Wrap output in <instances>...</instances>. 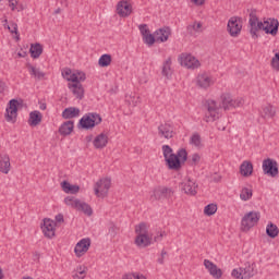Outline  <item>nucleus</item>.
I'll return each mask as SVG.
<instances>
[{
	"mask_svg": "<svg viewBox=\"0 0 279 279\" xmlns=\"http://www.w3.org/2000/svg\"><path fill=\"white\" fill-rule=\"evenodd\" d=\"M250 34L252 38H258L257 32L263 29L265 34H270V36L278 35L279 22L277 19H269L267 21L260 22L258 21V16H256V11H251L250 13Z\"/></svg>",
	"mask_w": 279,
	"mask_h": 279,
	"instance_id": "obj_1",
	"label": "nucleus"
},
{
	"mask_svg": "<svg viewBox=\"0 0 279 279\" xmlns=\"http://www.w3.org/2000/svg\"><path fill=\"white\" fill-rule=\"evenodd\" d=\"M165 162L170 171H180L186 160H189V153L186 149L181 148L177 154H173V148L169 145L161 147Z\"/></svg>",
	"mask_w": 279,
	"mask_h": 279,
	"instance_id": "obj_2",
	"label": "nucleus"
},
{
	"mask_svg": "<svg viewBox=\"0 0 279 279\" xmlns=\"http://www.w3.org/2000/svg\"><path fill=\"white\" fill-rule=\"evenodd\" d=\"M205 117L204 121L206 123H214V121H217L219 119V110H221V105H217V101L209 99L205 102Z\"/></svg>",
	"mask_w": 279,
	"mask_h": 279,
	"instance_id": "obj_3",
	"label": "nucleus"
},
{
	"mask_svg": "<svg viewBox=\"0 0 279 279\" xmlns=\"http://www.w3.org/2000/svg\"><path fill=\"white\" fill-rule=\"evenodd\" d=\"M260 221V213L259 211H250L245 214L241 220V231L250 232L256 223Z\"/></svg>",
	"mask_w": 279,
	"mask_h": 279,
	"instance_id": "obj_4",
	"label": "nucleus"
},
{
	"mask_svg": "<svg viewBox=\"0 0 279 279\" xmlns=\"http://www.w3.org/2000/svg\"><path fill=\"white\" fill-rule=\"evenodd\" d=\"M99 123H101V116L92 112L83 116L78 122V125L82 128V130H93V128H95V125H99Z\"/></svg>",
	"mask_w": 279,
	"mask_h": 279,
	"instance_id": "obj_5",
	"label": "nucleus"
},
{
	"mask_svg": "<svg viewBox=\"0 0 279 279\" xmlns=\"http://www.w3.org/2000/svg\"><path fill=\"white\" fill-rule=\"evenodd\" d=\"M110 186H112V180L109 178L100 179L94 186V193L97 197L104 199L105 197H108Z\"/></svg>",
	"mask_w": 279,
	"mask_h": 279,
	"instance_id": "obj_6",
	"label": "nucleus"
},
{
	"mask_svg": "<svg viewBox=\"0 0 279 279\" xmlns=\"http://www.w3.org/2000/svg\"><path fill=\"white\" fill-rule=\"evenodd\" d=\"M175 195V191L172 187L159 186L153 191L150 199L160 202L162 199H171Z\"/></svg>",
	"mask_w": 279,
	"mask_h": 279,
	"instance_id": "obj_7",
	"label": "nucleus"
},
{
	"mask_svg": "<svg viewBox=\"0 0 279 279\" xmlns=\"http://www.w3.org/2000/svg\"><path fill=\"white\" fill-rule=\"evenodd\" d=\"M220 99L223 110H232V108H241L243 106V98L233 99L230 94H222Z\"/></svg>",
	"mask_w": 279,
	"mask_h": 279,
	"instance_id": "obj_8",
	"label": "nucleus"
},
{
	"mask_svg": "<svg viewBox=\"0 0 279 279\" xmlns=\"http://www.w3.org/2000/svg\"><path fill=\"white\" fill-rule=\"evenodd\" d=\"M263 171L265 175H269V178L278 177V161L271 158L264 159L263 161Z\"/></svg>",
	"mask_w": 279,
	"mask_h": 279,
	"instance_id": "obj_9",
	"label": "nucleus"
},
{
	"mask_svg": "<svg viewBox=\"0 0 279 279\" xmlns=\"http://www.w3.org/2000/svg\"><path fill=\"white\" fill-rule=\"evenodd\" d=\"M20 105L21 104L16 99H11L9 101L7 107L5 121L9 123H15Z\"/></svg>",
	"mask_w": 279,
	"mask_h": 279,
	"instance_id": "obj_10",
	"label": "nucleus"
},
{
	"mask_svg": "<svg viewBox=\"0 0 279 279\" xmlns=\"http://www.w3.org/2000/svg\"><path fill=\"white\" fill-rule=\"evenodd\" d=\"M180 64L181 66H185L186 69L192 70L199 69L201 66L199 60L189 53H182L180 56Z\"/></svg>",
	"mask_w": 279,
	"mask_h": 279,
	"instance_id": "obj_11",
	"label": "nucleus"
},
{
	"mask_svg": "<svg viewBox=\"0 0 279 279\" xmlns=\"http://www.w3.org/2000/svg\"><path fill=\"white\" fill-rule=\"evenodd\" d=\"M227 29L230 36H232V38H236V36L241 34V29H243V24H241V19L234 17V16L231 17L228 21Z\"/></svg>",
	"mask_w": 279,
	"mask_h": 279,
	"instance_id": "obj_12",
	"label": "nucleus"
},
{
	"mask_svg": "<svg viewBox=\"0 0 279 279\" xmlns=\"http://www.w3.org/2000/svg\"><path fill=\"white\" fill-rule=\"evenodd\" d=\"M56 226H57L56 221H53L49 218L44 219L41 230H43L44 236H46V239H53L56 236Z\"/></svg>",
	"mask_w": 279,
	"mask_h": 279,
	"instance_id": "obj_13",
	"label": "nucleus"
},
{
	"mask_svg": "<svg viewBox=\"0 0 279 279\" xmlns=\"http://www.w3.org/2000/svg\"><path fill=\"white\" fill-rule=\"evenodd\" d=\"M88 250H90V238H84L76 243L74 254L77 258H82Z\"/></svg>",
	"mask_w": 279,
	"mask_h": 279,
	"instance_id": "obj_14",
	"label": "nucleus"
},
{
	"mask_svg": "<svg viewBox=\"0 0 279 279\" xmlns=\"http://www.w3.org/2000/svg\"><path fill=\"white\" fill-rule=\"evenodd\" d=\"M197 183L194 180L185 179L183 182H181L180 187L181 191L185 193V195H197Z\"/></svg>",
	"mask_w": 279,
	"mask_h": 279,
	"instance_id": "obj_15",
	"label": "nucleus"
},
{
	"mask_svg": "<svg viewBox=\"0 0 279 279\" xmlns=\"http://www.w3.org/2000/svg\"><path fill=\"white\" fill-rule=\"evenodd\" d=\"M204 267L209 271L213 278L220 279L223 276V271L217 267V264L210 262L209 259H204Z\"/></svg>",
	"mask_w": 279,
	"mask_h": 279,
	"instance_id": "obj_16",
	"label": "nucleus"
},
{
	"mask_svg": "<svg viewBox=\"0 0 279 279\" xmlns=\"http://www.w3.org/2000/svg\"><path fill=\"white\" fill-rule=\"evenodd\" d=\"M158 134L161 138H173L175 132H173V125L163 123L158 126Z\"/></svg>",
	"mask_w": 279,
	"mask_h": 279,
	"instance_id": "obj_17",
	"label": "nucleus"
},
{
	"mask_svg": "<svg viewBox=\"0 0 279 279\" xmlns=\"http://www.w3.org/2000/svg\"><path fill=\"white\" fill-rule=\"evenodd\" d=\"M68 88L71 90L75 99H84V86L82 83H69Z\"/></svg>",
	"mask_w": 279,
	"mask_h": 279,
	"instance_id": "obj_18",
	"label": "nucleus"
},
{
	"mask_svg": "<svg viewBox=\"0 0 279 279\" xmlns=\"http://www.w3.org/2000/svg\"><path fill=\"white\" fill-rule=\"evenodd\" d=\"M169 36H171L170 27L159 28L155 32V38L157 43H167L169 40Z\"/></svg>",
	"mask_w": 279,
	"mask_h": 279,
	"instance_id": "obj_19",
	"label": "nucleus"
},
{
	"mask_svg": "<svg viewBox=\"0 0 279 279\" xmlns=\"http://www.w3.org/2000/svg\"><path fill=\"white\" fill-rule=\"evenodd\" d=\"M117 12L119 16H130L132 14V4L128 1H120L117 5Z\"/></svg>",
	"mask_w": 279,
	"mask_h": 279,
	"instance_id": "obj_20",
	"label": "nucleus"
},
{
	"mask_svg": "<svg viewBox=\"0 0 279 279\" xmlns=\"http://www.w3.org/2000/svg\"><path fill=\"white\" fill-rule=\"evenodd\" d=\"M262 119H274L276 117V107L272 105H264L259 111Z\"/></svg>",
	"mask_w": 279,
	"mask_h": 279,
	"instance_id": "obj_21",
	"label": "nucleus"
},
{
	"mask_svg": "<svg viewBox=\"0 0 279 279\" xmlns=\"http://www.w3.org/2000/svg\"><path fill=\"white\" fill-rule=\"evenodd\" d=\"M196 84L199 88H210L213 86V78L208 74L202 73L198 74Z\"/></svg>",
	"mask_w": 279,
	"mask_h": 279,
	"instance_id": "obj_22",
	"label": "nucleus"
},
{
	"mask_svg": "<svg viewBox=\"0 0 279 279\" xmlns=\"http://www.w3.org/2000/svg\"><path fill=\"white\" fill-rule=\"evenodd\" d=\"M74 128H75V122H73V120L65 121L60 125L59 134H61V136H70Z\"/></svg>",
	"mask_w": 279,
	"mask_h": 279,
	"instance_id": "obj_23",
	"label": "nucleus"
},
{
	"mask_svg": "<svg viewBox=\"0 0 279 279\" xmlns=\"http://www.w3.org/2000/svg\"><path fill=\"white\" fill-rule=\"evenodd\" d=\"M240 173L244 178H250V175L254 173V165H252V161H243L240 166Z\"/></svg>",
	"mask_w": 279,
	"mask_h": 279,
	"instance_id": "obj_24",
	"label": "nucleus"
},
{
	"mask_svg": "<svg viewBox=\"0 0 279 279\" xmlns=\"http://www.w3.org/2000/svg\"><path fill=\"white\" fill-rule=\"evenodd\" d=\"M41 122L43 113H40V111L35 110L29 113L28 125L36 128V125H40Z\"/></svg>",
	"mask_w": 279,
	"mask_h": 279,
	"instance_id": "obj_25",
	"label": "nucleus"
},
{
	"mask_svg": "<svg viewBox=\"0 0 279 279\" xmlns=\"http://www.w3.org/2000/svg\"><path fill=\"white\" fill-rule=\"evenodd\" d=\"M244 279L254 278L256 270H254V264L245 263L244 267H240Z\"/></svg>",
	"mask_w": 279,
	"mask_h": 279,
	"instance_id": "obj_26",
	"label": "nucleus"
},
{
	"mask_svg": "<svg viewBox=\"0 0 279 279\" xmlns=\"http://www.w3.org/2000/svg\"><path fill=\"white\" fill-rule=\"evenodd\" d=\"M80 117V108L77 107H69L62 111L63 119H77Z\"/></svg>",
	"mask_w": 279,
	"mask_h": 279,
	"instance_id": "obj_27",
	"label": "nucleus"
},
{
	"mask_svg": "<svg viewBox=\"0 0 279 279\" xmlns=\"http://www.w3.org/2000/svg\"><path fill=\"white\" fill-rule=\"evenodd\" d=\"M161 75L167 77V80H171V76L173 75V69H171V57L162 63Z\"/></svg>",
	"mask_w": 279,
	"mask_h": 279,
	"instance_id": "obj_28",
	"label": "nucleus"
},
{
	"mask_svg": "<svg viewBox=\"0 0 279 279\" xmlns=\"http://www.w3.org/2000/svg\"><path fill=\"white\" fill-rule=\"evenodd\" d=\"M93 143L96 149H104L108 145V135L101 133L95 137Z\"/></svg>",
	"mask_w": 279,
	"mask_h": 279,
	"instance_id": "obj_29",
	"label": "nucleus"
},
{
	"mask_svg": "<svg viewBox=\"0 0 279 279\" xmlns=\"http://www.w3.org/2000/svg\"><path fill=\"white\" fill-rule=\"evenodd\" d=\"M151 244V238L148 234L145 235H136L135 238V245L137 247H149Z\"/></svg>",
	"mask_w": 279,
	"mask_h": 279,
	"instance_id": "obj_30",
	"label": "nucleus"
},
{
	"mask_svg": "<svg viewBox=\"0 0 279 279\" xmlns=\"http://www.w3.org/2000/svg\"><path fill=\"white\" fill-rule=\"evenodd\" d=\"M26 68L29 72V75H32V77H35V80L40 81L45 77V72L40 71V69L32 65L31 63H27Z\"/></svg>",
	"mask_w": 279,
	"mask_h": 279,
	"instance_id": "obj_31",
	"label": "nucleus"
},
{
	"mask_svg": "<svg viewBox=\"0 0 279 279\" xmlns=\"http://www.w3.org/2000/svg\"><path fill=\"white\" fill-rule=\"evenodd\" d=\"M61 187L64 193H71L72 195L80 193V185H71L68 181H63Z\"/></svg>",
	"mask_w": 279,
	"mask_h": 279,
	"instance_id": "obj_32",
	"label": "nucleus"
},
{
	"mask_svg": "<svg viewBox=\"0 0 279 279\" xmlns=\"http://www.w3.org/2000/svg\"><path fill=\"white\" fill-rule=\"evenodd\" d=\"M31 58L35 60L43 56V45L40 44H32L29 49Z\"/></svg>",
	"mask_w": 279,
	"mask_h": 279,
	"instance_id": "obj_33",
	"label": "nucleus"
},
{
	"mask_svg": "<svg viewBox=\"0 0 279 279\" xmlns=\"http://www.w3.org/2000/svg\"><path fill=\"white\" fill-rule=\"evenodd\" d=\"M87 271H88V267L77 266L76 269L72 272V278L73 279H84V278H86Z\"/></svg>",
	"mask_w": 279,
	"mask_h": 279,
	"instance_id": "obj_34",
	"label": "nucleus"
},
{
	"mask_svg": "<svg viewBox=\"0 0 279 279\" xmlns=\"http://www.w3.org/2000/svg\"><path fill=\"white\" fill-rule=\"evenodd\" d=\"M76 210H78L80 213H84V215H87V217L93 216V208L90 207V205H88V203H84L80 201L78 207H76Z\"/></svg>",
	"mask_w": 279,
	"mask_h": 279,
	"instance_id": "obj_35",
	"label": "nucleus"
},
{
	"mask_svg": "<svg viewBox=\"0 0 279 279\" xmlns=\"http://www.w3.org/2000/svg\"><path fill=\"white\" fill-rule=\"evenodd\" d=\"M266 234L270 239H276V236H278L279 234L278 226H276L272 222H269L266 227Z\"/></svg>",
	"mask_w": 279,
	"mask_h": 279,
	"instance_id": "obj_36",
	"label": "nucleus"
},
{
	"mask_svg": "<svg viewBox=\"0 0 279 279\" xmlns=\"http://www.w3.org/2000/svg\"><path fill=\"white\" fill-rule=\"evenodd\" d=\"M62 77H64V80H66V82H77V73H73V71H71V69L65 68L62 71Z\"/></svg>",
	"mask_w": 279,
	"mask_h": 279,
	"instance_id": "obj_37",
	"label": "nucleus"
},
{
	"mask_svg": "<svg viewBox=\"0 0 279 279\" xmlns=\"http://www.w3.org/2000/svg\"><path fill=\"white\" fill-rule=\"evenodd\" d=\"M0 171L1 173H10V157L4 155L0 160Z\"/></svg>",
	"mask_w": 279,
	"mask_h": 279,
	"instance_id": "obj_38",
	"label": "nucleus"
},
{
	"mask_svg": "<svg viewBox=\"0 0 279 279\" xmlns=\"http://www.w3.org/2000/svg\"><path fill=\"white\" fill-rule=\"evenodd\" d=\"M111 63H112V56L108 53L102 54L98 60L99 66H102V68L110 66Z\"/></svg>",
	"mask_w": 279,
	"mask_h": 279,
	"instance_id": "obj_39",
	"label": "nucleus"
},
{
	"mask_svg": "<svg viewBox=\"0 0 279 279\" xmlns=\"http://www.w3.org/2000/svg\"><path fill=\"white\" fill-rule=\"evenodd\" d=\"M190 145H193L197 149H202V136L198 133H194L190 138Z\"/></svg>",
	"mask_w": 279,
	"mask_h": 279,
	"instance_id": "obj_40",
	"label": "nucleus"
},
{
	"mask_svg": "<svg viewBox=\"0 0 279 279\" xmlns=\"http://www.w3.org/2000/svg\"><path fill=\"white\" fill-rule=\"evenodd\" d=\"M80 202L81 201L78 198H75L73 196H68L64 198V204H66V206H71V208H75V210H77Z\"/></svg>",
	"mask_w": 279,
	"mask_h": 279,
	"instance_id": "obj_41",
	"label": "nucleus"
},
{
	"mask_svg": "<svg viewBox=\"0 0 279 279\" xmlns=\"http://www.w3.org/2000/svg\"><path fill=\"white\" fill-rule=\"evenodd\" d=\"M252 189L243 187L240 193V198L242 199V202H248V199H252Z\"/></svg>",
	"mask_w": 279,
	"mask_h": 279,
	"instance_id": "obj_42",
	"label": "nucleus"
},
{
	"mask_svg": "<svg viewBox=\"0 0 279 279\" xmlns=\"http://www.w3.org/2000/svg\"><path fill=\"white\" fill-rule=\"evenodd\" d=\"M2 25L4 29L10 31L11 34H16V36H19V25L16 23H11V27H10V25H8V19H5L4 21H2Z\"/></svg>",
	"mask_w": 279,
	"mask_h": 279,
	"instance_id": "obj_43",
	"label": "nucleus"
},
{
	"mask_svg": "<svg viewBox=\"0 0 279 279\" xmlns=\"http://www.w3.org/2000/svg\"><path fill=\"white\" fill-rule=\"evenodd\" d=\"M215 213H217V204H208L207 206H205L204 215H206L207 217H213Z\"/></svg>",
	"mask_w": 279,
	"mask_h": 279,
	"instance_id": "obj_44",
	"label": "nucleus"
},
{
	"mask_svg": "<svg viewBox=\"0 0 279 279\" xmlns=\"http://www.w3.org/2000/svg\"><path fill=\"white\" fill-rule=\"evenodd\" d=\"M135 233L137 234V236L147 234V223L141 222L138 226H136Z\"/></svg>",
	"mask_w": 279,
	"mask_h": 279,
	"instance_id": "obj_45",
	"label": "nucleus"
},
{
	"mask_svg": "<svg viewBox=\"0 0 279 279\" xmlns=\"http://www.w3.org/2000/svg\"><path fill=\"white\" fill-rule=\"evenodd\" d=\"M143 40L146 45H148V47H151V45H154V43H156V35H151V33H149L148 35H145L143 37Z\"/></svg>",
	"mask_w": 279,
	"mask_h": 279,
	"instance_id": "obj_46",
	"label": "nucleus"
},
{
	"mask_svg": "<svg viewBox=\"0 0 279 279\" xmlns=\"http://www.w3.org/2000/svg\"><path fill=\"white\" fill-rule=\"evenodd\" d=\"M270 64L275 71H279V52H276L270 61Z\"/></svg>",
	"mask_w": 279,
	"mask_h": 279,
	"instance_id": "obj_47",
	"label": "nucleus"
},
{
	"mask_svg": "<svg viewBox=\"0 0 279 279\" xmlns=\"http://www.w3.org/2000/svg\"><path fill=\"white\" fill-rule=\"evenodd\" d=\"M232 278L235 279H245V277H243V271L241 270V268H235L232 270L231 272Z\"/></svg>",
	"mask_w": 279,
	"mask_h": 279,
	"instance_id": "obj_48",
	"label": "nucleus"
},
{
	"mask_svg": "<svg viewBox=\"0 0 279 279\" xmlns=\"http://www.w3.org/2000/svg\"><path fill=\"white\" fill-rule=\"evenodd\" d=\"M76 73V81L74 83L82 84V82H86V74L84 72H74Z\"/></svg>",
	"mask_w": 279,
	"mask_h": 279,
	"instance_id": "obj_49",
	"label": "nucleus"
},
{
	"mask_svg": "<svg viewBox=\"0 0 279 279\" xmlns=\"http://www.w3.org/2000/svg\"><path fill=\"white\" fill-rule=\"evenodd\" d=\"M199 29H202V23H194L193 25L187 26V32H190V34H193V32H199Z\"/></svg>",
	"mask_w": 279,
	"mask_h": 279,
	"instance_id": "obj_50",
	"label": "nucleus"
},
{
	"mask_svg": "<svg viewBox=\"0 0 279 279\" xmlns=\"http://www.w3.org/2000/svg\"><path fill=\"white\" fill-rule=\"evenodd\" d=\"M199 160H202V157L199 156V154H193L191 157V166L195 167L199 165Z\"/></svg>",
	"mask_w": 279,
	"mask_h": 279,
	"instance_id": "obj_51",
	"label": "nucleus"
},
{
	"mask_svg": "<svg viewBox=\"0 0 279 279\" xmlns=\"http://www.w3.org/2000/svg\"><path fill=\"white\" fill-rule=\"evenodd\" d=\"M126 101H128L129 106L135 107L138 104V97H136V96H126Z\"/></svg>",
	"mask_w": 279,
	"mask_h": 279,
	"instance_id": "obj_52",
	"label": "nucleus"
},
{
	"mask_svg": "<svg viewBox=\"0 0 279 279\" xmlns=\"http://www.w3.org/2000/svg\"><path fill=\"white\" fill-rule=\"evenodd\" d=\"M138 29H140V32H141L143 38H144V36H147V35L150 34V33H149V27H147V24H141V25L138 26Z\"/></svg>",
	"mask_w": 279,
	"mask_h": 279,
	"instance_id": "obj_53",
	"label": "nucleus"
},
{
	"mask_svg": "<svg viewBox=\"0 0 279 279\" xmlns=\"http://www.w3.org/2000/svg\"><path fill=\"white\" fill-rule=\"evenodd\" d=\"M167 236V233L165 231L162 232H157V234L154 236V243H160L162 239Z\"/></svg>",
	"mask_w": 279,
	"mask_h": 279,
	"instance_id": "obj_54",
	"label": "nucleus"
},
{
	"mask_svg": "<svg viewBox=\"0 0 279 279\" xmlns=\"http://www.w3.org/2000/svg\"><path fill=\"white\" fill-rule=\"evenodd\" d=\"M118 231H119V228H117V226L111 223L109 227V234H111V236H117Z\"/></svg>",
	"mask_w": 279,
	"mask_h": 279,
	"instance_id": "obj_55",
	"label": "nucleus"
},
{
	"mask_svg": "<svg viewBox=\"0 0 279 279\" xmlns=\"http://www.w3.org/2000/svg\"><path fill=\"white\" fill-rule=\"evenodd\" d=\"M54 219H56L54 222L57 223H64V215L62 214L57 215Z\"/></svg>",
	"mask_w": 279,
	"mask_h": 279,
	"instance_id": "obj_56",
	"label": "nucleus"
},
{
	"mask_svg": "<svg viewBox=\"0 0 279 279\" xmlns=\"http://www.w3.org/2000/svg\"><path fill=\"white\" fill-rule=\"evenodd\" d=\"M19 4V0H9V7L11 10H15L16 5Z\"/></svg>",
	"mask_w": 279,
	"mask_h": 279,
	"instance_id": "obj_57",
	"label": "nucleus"
},
{
	"mask_svg": "<svg viewBox=\"0 0 279 279\" xmlns=\"http://www.w3.org/2000/svg\"><path fill=\"white\" fill-rule=\"evenodd\" d=\"M5 92V82L0 81V95H3Z\"/></svg>",
	"mask_w": 279,
	"mask_h": 279,
	"instance_id": "obj_58",
	"label": "nucleus"
},
{
	"mask_svg": "<svg viewBox=\"0 0 279 279\" xmlns=\"http://www.w3.org/2000/svg\"><path fill=\"white\" fill-rule=\"evenodd\" d=\"M194 5H204L206 3V0H191Z\"/></svg>",
	"mask_w": 279,
	"mask_h": 279,
	"instance_id": "obj_59",
	"label": "nucleus"
},
{
	"mask_svg": "<svg viewBox=\"0 0 279 279\" xmlns=\"http://www.w3.org/2000/svg\"><path fill=\"white\" fill-rule=\"evenodd\" d=\"M157 263L159 264V265H165V257H159L158 259H157Z\"/></svg>",
	"mask_w": 279,
	"mask_h": 279,
	"instance_id": "obj_60",
	"label": "nucleus"
},
{
	"mask_svg": "<svg viewBox=\"0 0 279 279\" xmlns=\"http://www.w3.org/2000/svg\"><path fill=\"white\" fill-rule=\"evenodd\" d=\"M40 110H47V104H41L40 105Z\"/></svg>",
	"mask_w": 279,
	"mask_h": 279,
	"instance_id": "obj_61",
	"label": "nucleus"
},
{
	"mask_svg": "<svg viewBox=\"0 0 279 279\" xmlns=\"http://www.w3.org/2000/svg\"><path fill=\"white\" fill-rule=\"evenodd\" d=\"M60 12H62V9L58 8L54 10L53 14H60Z\"/></svg>",
	"mask_w": 279,
	"mask_h": 279,
	"instance_id": "obj_62",
	"label": "nucleus"
},
{
	"mask_svg": "<svg viewBox=\"0 0 279 279\" xmlns=\"http://www.w3.org/2000/svg\"><path fill=\"white\" fill-rule=\"evenodd\" d=\"M86 141H87V143H90V141H93V135L86 136Z\"/></svg>",
	"mask_w": 279,
	"mask_h": 279,
	"instance_id": "obj_63",
	"label": "nucleus"
},
{
	"mask_svg": "<svg viewBox=\"0 0 279 279\" xmlns=\"http://www.w3.org/2000/svg\"><path fill=\"white\" fill-rule=\"evenodd\" d=\"M167 256V251L162 250L161 251V257L165 258Z\"/></svg>",
	"mask_w": 279,
	"mask_h": 279,
	"instance_id": "obj_64",
	"label": "nucleus"
}]
</instances>
